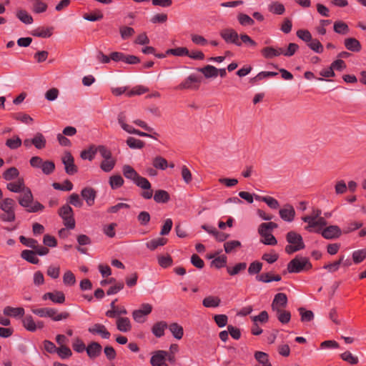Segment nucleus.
<instances>
[{
	"label": "nucleus",
	"mask_w": 366,
	"mask_h": 366,
	"mask_svg": "<svg viewBox=\"0 0 366 366\" xmlns=\"http://www.w3.org/2000/svg\"><path fill=\"white\" fill-rule=\"evenodd\" d=\"M169 199V195L165 190H157L154 195V200L157 203H165Z\"/></svg>",
	"instance_id": "79ce46f5"
},
{
	"label": "nucleus",
	"mask_w": 366,
	"mask_h": 366,
	"mask_svg": "<svg viewBox=\"0 0 366 366\" xmlns=\"http://www.w3.org/2000/svg\"><path fill=\"white\" fill-rule=\"evenodd\" d=\"M167 328L168 325L165 321H159L153 325L152 332L156 337L160 338L164 335V332Z\"/></svg>",
	"instance_id": "4be33fe9"
},
{
	"label": "nucleus",
	"mask_w": 366,
	"mask_h": 366,
	"mask_svg": "<svg viewBox=\"0 0 366 366\" xmlns=\"http://www.w3.org/2000/svg\"><path fill=\"white\" fill-rule=\"evenodd\" d=\"M198 70L202 73L206 78L217 77L218 76V69L212 65H207L206 66L200 68Z\"/></svg>",
	"instance_id": "473e14b6"
},
{
	"label": "nucleus",
	"mask_w": 366,
	"mask_h": 366,
	"mask_svg": "<svg viewBox=\"0 0 366 366\" xmlns=\"http://www.w3.org/2000/svg\"><path fill=\"white\" fill-rule=\"evenodd\" d=\"M254 323H266L269 320V315L267 311H262L258 315L251 317Z\"/></svg>",
	"instance_id": "774afa93"
},
{
	"label": "nucleus",
	"mask_w": 366,
	"mask_h": 366,
	"mask_svg": "<svg viewBox=\"0 0 366 366\" xmlns=\"http://www.w3.org/2000/svg\"><path fill=\"white\" fill-rule=\"evenodd\" d=\"M63 282L65 285L71 286L76 283V277L73 272L70 270H66L63 275Z\"/></svg>",
	"instance_id": "052dcab7"
},
{
	"label": "nucleus",
	"mask_w": 366,
	"mask_h": 366,
	"mask_svg": "<svg viewBox=\"0 0 366 366\" xmlns=\"http://www.w3.org/2000/svg\"><path fill=\"white\" fill-rule=\"evenodd\" d=\"M53 28H37L32 31L31 34L34 36L48 38L52 35Z\"/></svg>",
	"instance_id": "4c0bfd02"
},
{
	"label": "nucleus",
	"mask_w": 366,
	"mask_h": 366,
	"mask_svg": "<svg viewBox=\"0 0 366 366\" xmlns=\"http://www.w3.org/2000/svg\"><path fill=\"white\" fill-rule=\"evenodd\" d=\"M62 163L64 165L66 172L72 175L77 172V168L74 164V157L70 152H66L62 157Z\"/></svg>",
	"instance_id": "4468645a"
},
{
	"label": "nucleus",
	"mask_w": 366,
	"mask_h": 366,
	"mask_svg": "<svg viewBox=\"0 0 366 366\" xmlns=\"http://www.w3.org/2000/svg\"><path fill=\"white\" fill-rule=\"evenodd\" d=\"M117 122L122 129L126 132L132 134H137L139 137L154 138L153 135L148 133L141 132L138 129H134L132 126L127 124V119L124 112H121L118 114Z\"/></svg>",
	"instance_id": "1a4fd4ad"
},
{
	"label": "nucleus",
	"mask_w": 366,
	"mask_h": 366,
	"mask_svg": "<svg viewBox=\"0 0 366 366\" xmlns=\"http://www.w3.org/2000/svg\"><path fill=\"white\" fill-rule=\"evenodd\" d=\"M19 240L22 244H24L28 247H30L33 249H35L38 244L37 240H36L33 238H27L24 236H20Z\"/></svg>",
	"instance_id": "338daca9"
},
{
	"label": "nucleus",
	"mask_w": 366,
	"mask_h": 366,
	"mask_svg": "<svg viewBox=\"0 0 366 366\" xmlns=\"http://www.w3.org/2000/svg\"><path fill=\"white\" fill-rule=\"evenodd\" d=\"M287 297L285 293H277L274 295V297L272 302V310H277L285 309L287 305Z\"/></svg>",
	"instance_id": "2eb2a0df"
},
{
	"label": "nucleus",
	"mask_w": 366,
	"mask_h": 366,
	"mask_svg": "<svg viewBox=\"0 0 366 366\" xmlns=\"http://www.w3.org/2000/svg\"><path fill=\"white\" fill-rule=\"evenodd\" d=\"M88 331L92 335H99L102 337V338L106 340L109 339L111 336L110 332L107 330L106 327L104 325L99 323H96L89 327Z\"/></svg>",
	"instance_id": "f3484780"
},
{
	"label": "nucleus",
	"mask_w": 366,
	"mask_h": 366,
	"mask_svg": "<svg viewBox=\"0 0 366 366\" xmlns=\"http://www.w3.org/2000/svg\"><path fill=\"white\" fill-rule=\"evenodd\" d=\"M29 164L34 169H41V172L49 175L52 174L55 169V164L52 161H44L40 157H32L29 160Z\"/></svg>",
	"instance_id": "6e6552de"
},
{
	"label": "nucleus",
	"mask_w": 366,
	"mask_h": 366,
	"mask_svg": "<svg viewBox=\"0 0 366 366\" xmlns=\"http://www.w3.org/2000/svg\"><path fill=\"white\" fill-rule=\"evenodd\" d=\"M166 54H170L176 56H184L189 54V50L186 47H177L174 49H167Z\"/></svg>",
	"instance_id": "49530a36"
},
{
	"label": "nucleus",
	"mask_w": 366,
	"mask_h": 366,
	"mask_svg": "<svg viewBox=\"0 0 366 366\" xmlns=\"http://www.w3.org/2000/svg\"><path fill=\"white\" fill-rule=\"evenodd\" d=\"M152 306L149 303H143L138 310L132 312L134 320L138 323H144L147 320V316L152 311Z\"/></svg>",
	"instance_id": "9d476101"
},
{
	"label": "nucleus",
	"mask_w": 366,
	"mask_h": 366,
	"mask_svg": "<svg viewBox=\"0 0 366 366\" xmlns=\"http://www.w3.org/2000/svg\"><path fill=\"white\" fill-rule=\"evenodd\" d=\"M149 91L147 87H145L142 85H137L133 87L130 91L127 92L126 95L129 97L135 96V95H141Z\"/></svg>",
	"instance_id": "864d4df0"
},
{
	"label": "nucleus",
	"mask_w": 366,
	"mask_h": 366,
	"mask_svg": "<svg viewBox=\"0 0 366 366\" xmlns=\"http://www.w3.org/2000/svg\"><path fill=\"white\" fill-rule=\"evenodd\" d=\"M54 189L61 191H71L73 189V184L69 180H65L63 184L54 182L52 184Z\"/></svg>",
	"instance_id": "4d7b16f0"
},
{
	"label": "nucleus",
	"mask_w": 366,
	"mask_h": 366,
	"mask_svg": "<svg viewBox=\"0 0 366 366\" xmlns=\"http://www.w3.org/2000/svg\"><path fill=\"white\" fill-rule=\"evenodd\" d=\"M3 312L6 316L16 318L19 317H23L25 313L24 309L23 307H12L10 306L5 307Z\"/></svg>",
	"instance_id": "393cba45"
},
{
	"label": "nucleus",
	"mask_w": 366,
	"mask_h": 366,
	"mask_svg": "<svg viewBox=\"0 0 366 366\" xmlns=\"http://www.w3.org/2000/svg\"><path fill=\"white\" fill-rule=\"evenodd\" d=\"M198 79L195 74L189 75L183 82H182L178 88L179 89H191L192 83L197 82Z\"/></svg>",
	"instance_id": "8fccbe9b"
},
{
	"label": "nucleus",
	"mask_w": 366,
	"mask_h": 366,
	"mask_svg": "<svg viewBox=\"0 0 366 366\" xmlns=\"http://www.w3.org/2000/svg\"><path fill=\"white\" fill-rule=\"evenodd\" d=\"M32 312L40 317H50L54 321H61L69 317L67 312L58 313L56 310L49 307L34 309Z\"/></svg>",
	"instance_id": "423d86ee"
},
{
	"label": "nucleus",
	"mask_w": 366,
	"mask_h": 366,
	"mask_svg": "<svg viewBox=\"0 0 366 366\" xmlns=\"http://www.w3.org/2000/svg\"><path fill=\"white\" fill-rule=\"evenodd\" d=\"M5 144L10 149L15 150L21 146L22 140L19 136L14 135L11 138L6 139Z\"/></svg>",
	"instance_id": "72a5a7b5"
},
{
	"label": "nucleus",
	"mask_w": 366,
	"mask_h": 366,
	"mask_svg": "<svg viewBox=\"0 0 366 366\" xmlns=\"http://www.w3.org/2000/svg\"><path fill=\"white\" fill-rule=\"evenodd\" d=\"M21 193L22 194L18 197V202L21 207L26 208V212L34 213L44 210V206L42 204L37 201L34 202V196L29 187Z\"/></svg>",
	"instance_id": "f03ea898"
},
{
	"label": "nucleus",
	"mask_w": 366,
	"mask_h": 366,
	"mask_svg": "<svg viewBox=\"0 0 366 366\" xmlns=\"http://www.w3.org/2000/svg\"><path fill=\"white\" fill-rule=\"evenodd\" d=\"M168 352L165 350L155 351L150 358V364L152 366H168L166 360Z\"/></svg>",
	"instance_id": "f8f14e48"
},
{
	"label": "nucleus",
	"mask_w": 366,
	"mask_h": 366,
	"mask_svg": "<svg viewBox=\"0 0 366 366\" xmlns=\"http://www.w3.org/2000/svg\"><path fill=\"white\" fill-rule=\"evenodd\" d=\"M286 240L289 244L285 247V252L289 254L302 250L305 247L302 237L296 232L290 231L287 232Z\"/></svg>",
	"instance_id": "7ed1b4c3"
},
{
	"label": "nucleus",
	"mask_w": 366,
	"mask_h": 366,
	"mask_svg": "<svg viewBox=\"0 0 366 366\" xmlns=\"http://www.w3.org/2000/svg\"><path fill=\"white\" fill-rule=\"evenodd\" d=\"M16 16L24 24H31L33 23L32 16L25 10H17L16 12Z\"/></svg>",
	"instance_id": "58836bf2"
},
{
	"label": "nucleus",
	"mask_w": 366,
	"mask_h": 366,
	"mask_svg": "<svg viewBox=\"0 0 366 366\" xmlns=\"http://www.w3.org/2000/svg\"><path fill=\"white\" fill-rule=\"evenodd\" d=\"M6 188L10 192L14 193L22 192L27 187L25 186L24 181L22 178H19L15 182H9L6 184Z\"/></svg>",
	"instance_id": "5701e85b"
},
{
	"label": "nucleus",
	"mask_w": 366,
	"mask_h": 366,
	"mask_svg": "<svg viewBox=\"0 0 366 366\" xmlns=\"http://www.w3.org/2000/svg\"><path fill=\"white\" fill-rule=\"evenodd\" d=\"M56 353L62 360L68 359L72 355L71 350L66 345H61V347H57Z\"/></svg>",
	"instance_id": "de8ad7c7"
},
{
	"label": "nucleus",
	"mask_w": 366,
	"mask_h": 366,
	"mask_svg": "<svg viewBox=\"0 0 366 366\" xmlns=\"http://www.w3.org/2000/svg\"><path fill=\"white\" fill-rule=\"evenodd\" d=\"M29 164L34 169H41V172L49 175L52 174L55 169V164L52 161H44L40 157H32L29 160Z\"/></svg>",
	"instance_id": "0eeeda50"
},
{
	"label": "nucleus",
	"mask_w": 366,
	"mask_h": 366,
	"mask_svg": "<svg viewBox=\"0 0 366 366\" xmlns=\"http://www.w3.org/2000/svg\"><path fill=\"white\" fill-rule=\"evenodd\" d=\"M124 182V181L120 175H114L109 178V184L113 189L119 188Z\"/></svg>",
	"instance_id": "13d9d810"
},
{
	"label": "nucleus",
	"mask_w": 366,
	"mask_h": 366,
	"mask_svg": "<svg viewBox=\"0 0 366 366\" xmlns=\"http://www.w3.org/2000/svg\"><path fill=\"white\" fill-rule=\"evenodd\" d=\"M254 357L258 362L257 366H272L267 353L257 351L254 353Z\"/></svg>",
	"instance_id": "7c9ffc66"
},
{
	"label": "nucleus",
	"mask_w": 366,
	"mask_h": 366,
	"mask_svg": "<svg viewBox=\"0 0 366 366\" xmlns=\"http://www.w3.org/2000/svg\"><path fill=\"white\" fill-rule=\"evenodd\" d=\"M21 257L22 259L31 264H38L39 259L36 257V252L33 250L25 249L21 252Z\"/></svg>",
	"instance_id": "c756f323"
},
{
	"label": "nucleus",
	"mask_w": 366,
	"mask_h": 366,
	"mask_svg": "<svg viewBox=\"0 0 366 366\" xmlns=\"http://www.w3.org/2000/svg\"><path fill=\"white\" fill-rule=\"evenodd\" d=\"M127 144L133 149H139L144 147V142L142 140L132 137L127 139Z\"/></svg>",
	"instance_id": "a18cd8bd"
},
{
	"label": "nucleus",
	"mask_w": 366,
	"mask_h": 366,
	"mask_svg": "<svg viewBox=\"0 0 366 366\" xmlns=\"http://www.w3.org/2000/svg\"><path fill=\"white\" fill-rule=\"evenodd\" d=\"M33 145L38 149H42L46 147V141L41 133H36L32 138Z\"/></svg>",
	"instance_id": "ea45409f"
},
{
	"label": "nucleus",
	"mask_w": 366,
	"mask_h": 366,
	"mask_svg": "<svg viewBox=\"0 0 366 366\" xmlns=\"http://www.w3.org/2000/svg\"><path fill=\"white\" fill-rule=\"evenodd\" d=\"M366 258V249H357L352 253V260L355 264L362 262Z\"/></svg>",
	"instance_id": "680f3d73"
},
{
	"label": "nucleus",
	"mask_w": 366,
	"mask_h": 366,
	"mask_svg": "<svg viewBox=\"0 0 366 366\" xmlns=\"http://www.w3.org/2000/svg\"><path fill=\"white\" fill-rule=\"evenodd\" d=\"M115 164L116 161L112 157L104 159L100 164V168L105 172H109L114 169Z\"/></svg>",
	"instance_id": "603ef678"
},
{
	"label": "nucleus",
	"mask_w": 366,
	"mask_h": 366,
	"mask_svg": "<svg viewBox=\"0 0 366 366\" xmlns=\"http://www.w3.org/2000/svg\"><path fill=\"white\" fill-rule=\"evenodd\" d=\"M97 153L96 148L94 147H90L88 149L83 150L81 152V158L83 159H88L89 161H92Z\"/></svg>",
	"instance_id": "69168bd1"
},
{
	"label": "nucleus",
	"mask_w": 366,
	"mask_h": 366,
	"mask_svg": "<svg viewBox=\"0 0 366 366\" xmlns=\"http://www.w3.org/2000/svg\"><path fill=\"white\" fill-rule=\"evenodd\" d=\"M344 44L345 46L351 51L357 52L361 49L360 43L355 38L346 39Z\"/></svg>",
	"instance_id": "c85d7f7f"
},
{
	"label": "nucleus",
	"mask_w": 366,
	"mask_h": 366,
	"mask_svg": "<svg viewBox=\"0 0 366 366\" xmlns=\"http://www.w3.org/2000/svg\"><path fill=\"white\" fill-rule=\"evenodd\" d=\"M167 242V239L164 237L153 239L146 243V247L151 251L155 250L158 247L164 246Z\"/></svg>",
	"instance_id": "2f4dec72"
},
{
	"label": "nucleus",
	"mask_w": 366,
	"mask_h": 366,
	"mask_svg": "<svg viewBox=\"0 0 366 366\" xmlns=\"http://www.w3.org/2000/svg\"><path fill=\"white\" fill-rule=\"evenodd\" d=\"M247 266V265L246 262H239L233 267H227V272L229 275L234 276L245 270Z\"/></svg>",
	"instance_id": "e433bc0d"
},
{
	"label": "nucleus",
	"mask_w": 366,
	"mask_h": 366,
	"mask_svg": "<svg viewBox=\"0 0 366 366\" xmlns=\"http://www.w3.org/2000/svg\"><path fill=\"white\" fill-rule=\"evenodd\" d=\"M168 329L177 340H180L184 335L183 327L178 323L174 322L168 325Z\"/></svg>",
	"instance_id": "a878e982"
},
{
	"label": "nucleus",
	"mask_w": 366,
	"mask_h": 366,
	"mask_svg": "<svg viewBox=\"0 0 366 366\" xmlns=\"http://www.w3.org/2000/svg\"><path fill=\"white\" fill-rule=\"evenodd\" d=\"M283 48H275L273 46H266L261 50V54L265 59H270L282 55Z\"/></svg>",
	"instance_id": "a211bd4d"
},
{
	"label": "nucleus",
	"mask_w": 366,
	"mask_h": 366,
	"mask_svg": "<svg viewBox=\"0 0 366 366\" xmlns=\"http://www.w3.org/2000/svg\"><path fill=\"white\" fill-rule=\"evenodd\" d=\"M300 315L301 316V321L303 322H310L314 319V313L311 310H307L304 307H300L298 309Z\"/></svg>",
	"instance_id": "09e8293b"
},
{
	"label": "nucleus",
	"mask_w": 366,
	"mask_h": 366,
	"mask_svg": "<svg viewBox=\"0 0 366 366\" xmlns=\"http://www.w3.org/2000/svg\"><path fill=\"white\" fill-rule=\"evenodd\" d=\"M219 34L227 44H233L237 46H242V42L239 41V35L234 29L227 28L222 29Z\"/></svg>",
	"instance_id": "9b49d317"
},
{
	"label": "nucleus",
	"mask_w": 366,
	"mask_h": 366,
	"mask_svg": "<svg viewBox=\"0 0 366 366\" xmlns=\"http://www.w3.org/2000/svg\"><path fill=\"white\" fill-rule=\"evenodd\" d=\"M102 345L97 342H92L88 345L86 349L87 355L91 359H95L99 357L102 353Z\"/></svg>",
	"instance_id": "aec40b11"
},
{
	"label": "nucleus",
	"mask_w": 366,
	"mask_h": 366,
	"mask_svg": "<svg viewBox=\"0 0 366 366\" xmlns=\"http://www.w3.org/2000/svg\"><path fill=\"white\" fill-rule=\"evenodd\" d=\"M241 242L238 240H232L226 242L224 244V248L226 253H231L236 249L241 247Z\"/></svg>",
	"instance_id": "6e6d98bb"
},
{
	"label": "nucleus",
	"mask_w": 366,
	"mask_h": 366,
	"mask_svg": "<svg viewBox=\"0 0 366 366\" xmlns=\"http://www.w3.org/2000/svg\"><path fill=\"white\" fill-rule=\"evenodd\" d=\"M295 210L292 205L286 204L282 208L279 210V215L280 218L287 222H292L295 217Z\"/></svg>",
	"instance_id": "ddd939ff"
},
{
	"label": "nucleus",
	"mask_w": 366,
	"mask_h": 366,
	"mask_svg": "<svg viewBox=\"0 0 366 366\" xmlns=\"http://www.w3.org/2000/svg\"><path fill=\"white\" fill-rule=\"evenodd\" d=\"M135 33L132 27L127 26H122L119 27V34L122 39L127 40L132 37Z\"/></svg>",
	"instance_id": "c03bdc74"
},
{
	"label": "nucleus",
	"mask_w": 366,
	"mask_h": 366,
	"mask_svg": "<svg viewBox=\"0 0 366 366\" xmlns=\"http://www.w3.org/2000/svg\"><path fill=\"white\" fill-rule=\"evenodd\" d=\"M321 215V209H312L310 214L302 217L301 219L307 223L305 227V230L309 232L320 233L327 239L339 237L342 232L338 226L332 225L323 229L327 224V221Z\"/></svg>",
	"instance_id": "f257e3e1"
},
{
	"label": "nucleus",
	"mask_w": 366,
	"mask_h": 366,
	"mask_svg": "<svg viewBox=\"0 0 366 366\" xmlns=\"http://www.w3.org/2000/svg\"><path fill=\"white\" fill-rule=\"evenodd\" d=\"M268 9L272 14L277 15L283 14L285 11V6L277 1L272 2L268 6Z\"/></svg>",
	"instance_id": "a19ab883"
},
{
	"label": "nucleus",
	"mask_w": 366,
	"mask_h": 366,
	"mask_svg": "<svg viewBox=\"0 0 366 366\" xmlns=\"http://www.w3.org/2000/svg\"><path fill=\"white\" fill-rule=\"evenodd\" d=\"M220 302L221 300L218 297L207 296L203 300L202 305L204 307L208 308L217 307L219 306Z\"/></svg>",
	"instance_id": "f704fd0d"
},
{
	"label": "nucleus",
	"mask_w": 366,
	"mask_h": 366,
	"mask_svg": "<svg viewBox=\"0 0 366 366\" xmlns=\"http://www.w3.org/2000/svg\"><path fill=\"white\" fill-rule=\"evenodd\" d=\"M16 202L11 198H5L0 202V209L4 214L0 215V219L5 222H12L16 219Z\"/></svg>",
	"instance_id": "20e7f679"
},
{
	"label": "nucleus",
	"mask_w": 366,
	"mask_h": 366,
	"mask_svg": "<svg viewBox=\"0 0 366 366\" xmlns=\"http://www.w3.org/2000/svg\"><path fill=\"white\" fill-rule=\"evenodd\" d=\"M262 263L259 261H254L250 263L248 267V273L250 275L257 274L262 270Z\"/></svg>",
	"instance_id": "e2e57ef3"
},
{
	"label": "nucleus",
	"mask_w": 366,
	"mask_h": 366,
	"mask_svg": "<svg viewBox=\"0 0 366 366\" xmlns=\"http://www.w3.org/2000/svg\"><path fill=\"white\" fill-rule=\"evenodd\" d=\"M44 300H50L54 303L62 304L65 301V295L63 292L54 291V292H46L42 296Z\"/></svg>",
	"instance_id": "6ab92c4d"
},
{
	"label": "nucleus",
	"mask_w": 366,
	"mask_h": 366,
	"mask_svg": "<svg viewBox=\"0 0 366 366\" xmlns=\"http://www.w3.org/2000/svg\"><path fill=\"white\" fill-rule=\"evenodd\" d=\"M35 2L32 6L33 12L36 14H41L45 12L47 10V4L43 1V0H34Z\"/></svg>",
	"instance_id": "3c124183"
},
{
	"label": "nucleus",
	"mask_w": 366,
	"mask_h": 366,
	"mask_svg": "<svg viewBox=\"0 0 366 366\" xmlns=\"http://www.w3.org/2000/svg\"><path fill=\"white\" fill-rule=\"evenodd\" d=\"M153 166L156 169L164 170L168 167L167 161L162 157H156L153 159Z\"/></svg>",
	"instance_id": "0e129e2a"
},
{
	"label": "nucleus",
	"mask_w": 366,
	"mask_h": 366,
	"mask_svg": "<svg viewBox=\"0 0 366 366\" xmlns=\"http://www.w3.org/2000/svg\"><path fill=\"white\" fill-rule=\"evenodd\" d=\"M116 325L117 330L122 332H127L132 330V324L128 317H118Z\"/></svg>",
	"instance_id": "b1692460"
},
{
	"label": "nucleus",
	"mask_w": 366,
	"mask_h": 366,
	"mask_svg": "<svg viewBox=\"0 0 366 366\" xmlns=\"http://www.w3.org/2000/svg\"><path fill=\"white\" fill-rule=\"evenodd\" d=\"M19 176V171L16 167H11L7 169L2 174V177L6 181H11Z\"/></svg>",
	"instance_id": "c9c22d12"
},
{
	"label": "nucleus",
	"mask_w": 366,
	"mask_h": 366,
	"mask_svg": "<svg viewBox=\"0 0 366 366\" xmlns=\"http://www.w3.org/2000/svg\"><path fill=\"white\" fill-rule=\"evenodd\" d=\"M333 27L334 31L340 34L345 35L350 31L347 24L341 21H335Z\"/></svg>",
	"instance_id": "37998d69"
},
{
	"label": "nucleus",
	"mask_w": 366,
	"mask_h": 366,
	"mask_svg": "<svg viewBox=\"0 0 366 366\" xmlns=\"http://www.w3.org/2000/svg\"><path fill=\"white\" fill-rule=\"evenodd\" d=\"M274 312L276 317L282 324H287L290 321L291 313L285 309L272 311Z\"/></svg>",
	"instance_id": "bb28decb"
},
{
	"label": "nucleus",
	"mask_w": 366,
	"mask_h": 366,
	"mask_svg": "<svg viewBox=\"0 0 366 366\" xmlns=\"http://www.w3.org/2000/svg\"><path fill=\"white\" fill-rule=\"evenodd\" d=\"M122 172L125 178L134 182L138 178L139 174L130 165L126 164L122 167Z\"/></svg>",
	"instance_id": "cd10ccee"
},
{
	"label": "nucleus",
	"mask_w": 366,
	"mask_h": 366,
	"mask_svg": "<svg viewBox=\"0 0 366 366\" xmlns=\"http://www.w3.org/2000/svg\"><path fill=\"white\" fill-rule=\"evenodd\" d=\"M237 20L242 26H252L254 21L247 14L240 13L237 16Z\"/></svg>",
	"instance_id": "bf43d9fd"
},
{
	"label": "nucleus",
	"mask_w": 366,
	"mask_h": 366,
	"mask_svg": "<svg viewBox=\"0 0 366 366\" xmlns=\"http://www.w3.org/2000/svg\"><path fill=\"white\" fill-rule=\"evenodd\" d=\"M22 322L25 329L29 332H35L37 329H41L44 326L41 321L34 322L31 315L26 316L23 319Z\"/></svg>",
	"instance_id": "dca6fc26"
},
{
	"label": "nucleus",
	"mask_w": 366,
	"mask_h": 366,
	"mask_svg": "<svg viewBox=\"0 0 366 366\" xmlns=\"http://www.w3.org/2000/svg\"><path fill=\"white\" fill-rule=\"evenodd\" d=\"M127 314V310L124 307L118 308L115 310H109L107 311L106 315L109 318H118L120 315H124Z\"/></svg>",
	"instance_id": "5fc2aeb1"
},
{
	"label": "nucleus",
	"mask_w": 366,
	"mask_h": 366,
	"mask_svg": "<svg viewBox=\"0 0 366 366\" xmlns=\"http://www.w3.org/2000/svg\"><path fill=\"white\" fill-rule=\"evenodd\" d=\"M81 195L83 197V199L86 201L88 206H92L94 204L97 193L93 188H84L81 192Z\"/></svg>",
	"instance_id": "412c9836"
},
{
	"label": "nucleus",
	"mask_w": 366,
	"mask_h": 366,
	"mask_svg": "<svg viewBox=\"0 0 366 366\" xmlns=\"http://www.w3.org/2000/svg\"><path fill=\"white\" fill-rule=\"evenodd\" d=\"M312 268L309 259L302 256H296L287 264V271L290 273H300Z\"/></svg>",
	"instance_id": "39448f33"
}]
</instances>
